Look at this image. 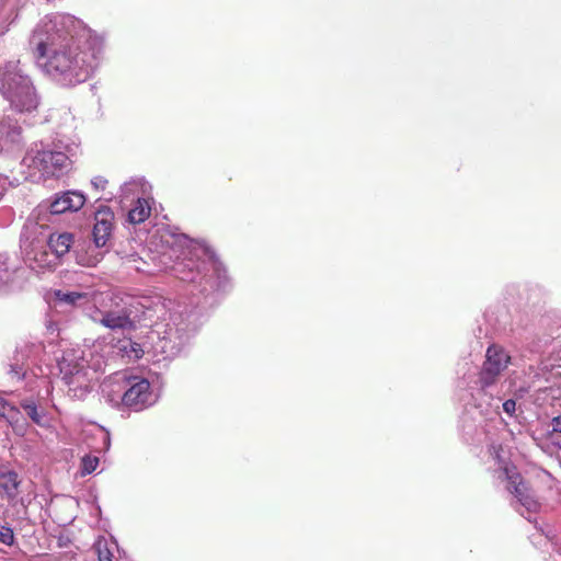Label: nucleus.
I'll use <instances>...</instances> for the list:
<instances>
[{"mask_svg": "<svg viewBox=\"0 0 561 561\" xmlns=\"http://www.w3.org/2000/svg\"><path fill=\"white\" fill-rule=\"evenodd\" d=\"M30 46L42 71L56 84L71 88L95 73L104 41L75 15L53 13L36 24Z\"/></svg>", "mask_w": 561, "mask_h": 561, "instance_id": "1", "label": "nucleus"}, {"mask_svg": "<svg viewBox=\"0 0 561 561\" xmlns=\"http://www.w3.org/2000/svg\"><path fill=\"white\" fill-rule=\"evenodd\" d=\"M170 247L162 253L173 261L163 262L164 268L175 277L193 285L205 299L231 288L227 270L216 253L204 242L190 239L185 234L172 236L167 241Z\"/></svg>", "mask_w": 561, "mask_h": 561, "instance_id": "2", "label": "nucleus"}, {"mask_svg": "<svg viewBox=\"0 0 561 561\" xmlns=\"http://www.w3.org/2000/svg\"><path fill=\"white\" fill-rule=\"evenodd\" d=\"M512 363V356L503 346L491 344L484 360L474 376L462 379L469 390L471 404L483 416L500 413V403L504 396L501 391V379Z\"/></svg>", "mask_w": 561, "mask_h": 561, "instance_id": "3", "label": "nucleus"}, {"mask_svg": "<svg viewBox=\"0 0 561 561\" xmlns=\"http://www.w3.org/2000/svg\"><path fill=\"white\" fill-rule=\"evenodd\" d=\"M78 150V144L62 139L51 144H35L23 158V164L34 180L59 178L70 170Z\"/></svg>", "mask_w": 561, "mask_h": 561, "instance_id": "4", "label": "nucleus"}, {"mask_svg": "<svg viewBox=\"0 0 561 561\" xmlns=\"http://www.w3.org/2000/svg\"><path fill=\"white\" fill-rule=\"evenodd\" d=\"M149 307L152 309L151 318L153 314L158 318L163 317L162 321L151 324L160 337L162 352L172 356L179 354L196 330V312H187L186 308L180 305L173 306L172 302H169V307L164 304Z\"/></svg>", "mask_w": 561, "mask_h": 561, "instance_id": "5", "label": "nucleus"}, {"mask_svg": "<svg viewBox=\"0 0 561 561\" xmlns=\"http://www.w3.org/2000/svg\"><path fill=\"white\" fill-rule=\"evenodd\" d=\"M0 93L20 114H32L41 104L33 80L20 60H10L0 67Z\"/></svg>", "mask_w": 561, "mask_h": 561, "instance_id": "6", "label": "nucleus"}, {"mask_svg": "<svg viewBox=\"0 0 561 561\" xmlns=\"http://www.w3.org/2000/svg\"><path fill=\"white\" fill-rule=\"evenodd\" d=\"M45 226L27 220L21 231L20 249L25 265L36 273L54 270L56 255L47 247Z\"/></svg>", "mask_w": 561, "mask_h": 561, "instance_id": "7", "label": "nucleus"}, {"mask_svg": "<svg viewBox=\"0 0 561 561\" xmlns=\"http://www.w3.org/2000/svg\"><path fill=\"white\" fill-rule=\"evenodd\" d=\"M501 446L492 445L490 454L497 462V478L507 481V491L512 493L519 506H514L515 510L525 517L528 522H535L534 515L539 510V502L537 501L534 492L524 482L520 473L516 467L502 460L500 456Z\"/></svg>", "mask_w": 561, "mask_h": 561, "instance_id": "8", "label": "nucleus"}, {"mask_svg": "<svg viewBox=\"0 0 561 561\" xmlns=\"http://www.w3.org/2000/svg\"><path fill=\"white\" fill-rule=\"evenodd\" d=\"M123 306L116 304L115 309L100 310L94 309L89 313L90 319L111 330H130L136 321L151 320L152 309L149 305L139 301L134 297H126Z\"/></svg>", "mask_w": 561, "mask_h": 561, "instance_id": "9", "label": "nucleus"}, {"mask_svg": "<svg viewBox=\"0 0 561 561\" xmlns=\"http://www.w3.org/2000/svg\"><path fill=\"white\" fill-rule=\"evenodd\" d=\"M58 367L71 398L80 400L91 391L95 371L88 365L81 350L65 351Z\"/></svg>", "mask_w": 561, "mask_h": 561, "instance_id": "10", "label": "nucleus"}, {"mask_svg": "<svg viewBox=\"0 0 561 561\" xmlns=\"http://www.w3.org/2000/svg\"><path fill=\"white\" fill-rule=\"evenodd\" d=\"M121 390L123 391L122 394L108 397V402L113 405L123 404L134 411H142L157 401V396L151 390L150 382L144 377L124 375Z\"/></svg>", "mask_w": 561, "mask_h": 561, "instance_id": "11", "label": "nucleus"}, {"mask_svg": "<svg viewBox=\"0 0 561 561\" xmlns=\"http://www.w3.org/2000/svg\"><path fill=\"white\" fill-rule=\"evenodd\" d=\"M114 215L108 207H102L95 213L93 227V247L89 245L85 252L76 251L77 263L82 266H95L103 257L101 248L105 247L112 232Z\"/></svg>", "mask_w": 561, "mask_h": 561, "instance_id": "12", "label": "nucleus"}, {"mask_svg": "<svg viewBox=\"0 0 561 561\" xmlns=\"http://www.w3.org/2000/svg\"><path fill=\"white\" fill-rule=\"evenodd\" d=\"M85 196L79 191H67L55 194L50 199L44 203V206L53 215H59L67 211H78L83 207Z\"/></svg>", "mask_w": 561, "mask_h": 561, "instance_id": "13", "label": "nucleus"}, {"mask_svg": "<svg viewBox=\"0 0 561 561\" xmlns=\"http://www.w3.org/2000/svg\"><path fill=\"white\" fill-rule=\"evenodd\" d=\"M25 273L24 267L11 264L7 255H0V291L21 288Z\"/></svg>", "mask_w": 561, "mask_h": 561, "instance_id": "14", "label": "nucleus"}, {"mask_svg": "<svg viewBox=\"0 0 561 561\" xmlns=\"http://www.w3.org/2000/svg\"><path fill=\"white\" fill-rule=\"evenodd\" d=\"M151 186L142 178L130 179L121 186L119 203L124 206L125 203L138 201L139 197L150 196Z\"/></svg>", "mask_w": 561, "mask_h": 561, "instance_id": "15", "label": "nucleus"}, {"mask_svg": "<svg viewBox=\"0 0 561 561\" xmlns=\"http://www.w3.org/2000/svg\"><path fill=\"white\" fill-rule=\"evenodd\" d=\"M45 237L47 238V247L50 252L56 255V261L59 264V260L66 255L73 245V234L69 232L62 233H50L47 227H45Z\"/></svg>", "mask_w": 561, "mask_h": 561, "instance_id": "16", "label": "nucleus"}, {"mask_svg": "<svg viewBox=\"0 0 561 561\" xmlns=\"http://www.w3.org/2000/svg\"><path fill=\"white\" fill-rule=\"evenodd\" d=\"M22 480L13 470H0V492L9 502L16 500Z\"/></svg>", "mask_w": 561, "mask_h": 561, "instance_id": "17", "label": "nucleus"}, {"mask_svg": "<svg viewBox=\"0 0 561 561\" xmlns=\"http://www.w3.org/2000/svg\"><path fill=\"white\" fill-rule=\"evenodd\" d=\"M22 127L16 119L11 116L0 117V140L5 142H18L20 140Z\"/></svg>", "mask_w": 561, "mask_h": 561, "instance_id": "18", "label": "nucleus"}, {"mask_svg": "<svg viewBox=\"0 0 561 561\" xmlns=\"http://www.w3.org/2000/svg\"><path fill=\"white\" fill-rule=\"evenodd\" d=\"M55 298L58 304H64L71 307L84 306L91 298V294L88 291H64L56 290Z\"/></svg>", "mask_w": 561, "mask_h": 561, "instance_id": "19", "label": "nucleus"}, {"mask_svg": "<svg viewBox=\"0 0 561 561\" xmlns=\"http://www.w3.org/2000/svg\"><path fill=\"white\" fill-rule=\"evenodd\" d=\"M113 347L119 355H122V357H126L128 359H138L144 354L141 345L126 336L117 340Z\"/></svg>", "mask_w": 561, "mask_h": 561, "instance_id": "20", "label": "nucleus"}, {"mask_svg": "<svg viewBox=\"0 0 561 561\" xmlns=\"http://www.w3.org/2000/svg\"><path fill=\"white\" fill-rule=\"evenodd\" d=\"M21 407L27 414V416L38 426L48 427L50 424V417L44 408L38 407L34 401L24 400Z\"/></svg>", "mask_w": 561, "mask_h": 561, "instance_id": "21", "label": "nucleus"}, {"mask_svg": "<svg viewBox=\"0 0 561 561\" xmlns=\"http://www.w3.org/2000/svg\"><path fill=\"white\" fill-rule=\"evenodd\" d=\"M151 211V206L149 203V196L139 197L138 201H135L133 207L128 210V221L130 224H141L149 216Z\"/></svg>", "mask_w": 561, "mask_h": 561, "instance_id": "22", "label": "nucleus"}, {"mask_svg": "<svg viewBox=\"0 0 561 561\" xmlns=\"http://www.w3.org/2000/svg\"><path fill=\"white\" fill-rule=\"evenodd\" d=\"M99 561H113V549H117L115 541L108 542L105 538H100L94 545Z\"/></svg>", "mask_w": 561, "mask_h": 561, "instance_id": "23", "label": "nucleus"}, {"mask_svg": "<svg viewBox=\"0 0 561 561\" xmlns=\"http://www.w3.org/2000/svg\"><path fill=\"white\" fill-rule=\"evenodd\" d=\"M20 410L8 402L3 397L0 396V416L5 419L10 424L19 422Z\"/></svg>", "mask_w": 561, "mask_h": 561, "instance_id": "24", "label": "nucleus"}, {"mask_svg": "<svg viewBox=\"0 0 561 561\" xmlns=\"http://www.w3.org/2000/svg\"><path fill=\"white\" fill-rule=\"evenodd\" d=\"M99 462H100L99 457L85 455L81 459L80 474L82 477H84V476L93 473L95 471V469L98 468Z\"/></svg>", "mask_w": 561, "mask_h": 561, "instance_id": "25", "label": "nucleus"}, {"mask_svg": "<svg viewBox=\"0 0 561 561\" xmlns=\"http://www.w3.org/2000/svg\"><path fill=\"white\" fill-rule=\"evenodd\" d=\"M0 542L7 546L14 543V533L10 526L0 525Z\"/></svg>", "mask_w": 561, "mask_h": 561, "instance_id": "26", "label": "nucleus"}, {"mask_svg": "<svg viewBox=\"0 0 561 561\" xmlns=\"http://www.w3.org/2000/svg\"><path fill=\"white\" fill-rule=\"evenodd\" d=\"M10 375L18 380L22 379L26 375V368L23 363H20L16 358L14 363L10 365Z\"/></svg>", "mask_w": 561, "mask_h": 561, "instance_id": "27", "label": "nucleus"}, {"mask_svg": "<svg viewBox=\"0 0 561 561\" xmlns=\"http://www.w3.org/2000/svg\"><path fill=\"white\" fill-rule=\"evenodd\" d=\"M502 409L508 416H514L516 412V401L514 399L504 400Z\"/></svg>", "mask_w": 561, "mask_h": 561, "instance_id": "28", "label": "nucleus"}, {"mask_svg": "<svg viewBox=\"0 0 561 561\" xmlns=\"http://www.w3.org/2000/svg\"><path fill=\"white\" fill-rule=\"evenodd\" d=\"M551 437H553V435L556 434H561V415L556 416L551 420ZM557 444L561 448V442H558Z\"/></svg>", "mask_w": 561, "mask_h": 561, "instance_id": "29", "label": "nucleus"}, {"mask_svg": "<svg viewBox=\"0 0 561 561\" xmlns=\"http://www.w3.org/2000/svg\"><path fill=\"white\" fill-rule=\"evenodd\" d=\"M91 183L95 188L104 190L107 184V180L102 176H95L92 179Z\"/></svg>", "mask_w": 561, "mask_h": 561, "instance_id": "30", "label": "nucleus"}, {"mask_svg": "<svg viewBox=\"0 0 561 561\" xmlns=\"http://www.w3.org/2000/svg\"><path fill=\"white\" fill-rule=\"evenodd\" d=\"M549 540H552V537H550L549 534L546 535Z\"/></svg>", "mask_w": 561, "mask_h": 561, "instance_id": "31", "label": "nucleus"}]
</instances>
